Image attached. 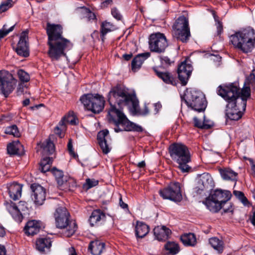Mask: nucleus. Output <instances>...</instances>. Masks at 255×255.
<instances>
[{
  "label": "nucleus",
  "instance_id": "nucleus-12",
  "mask_svg": "<svg viewBox=\"0 0 255 255\" xmlns=\"http://www.w3.org/2000/svg\"><path fill=\"white\" fill-rule=\"evenodd\" d=\"M149 45L151 51L161 53L163 52L168 46V43L165 35L157 32L150 35Z\"/></svg>",
  "mask_w": 255,
  "mask_h": 255
},
{
  "label": "nucleus",
  "instance_id": "nucleus-23",
  "mask_svg": "<svg viewBox=\"0 0 255 255\" xmlns=\"http://www.w3.org/2000/svg\"><path fill=\"white\" fill-rule=\"evenodd\" d=\"M156 75L161 79L164 83L172 85H176V80L171 73L168 72H161L157 67L153 68Z\"/></svg>",
  "mask_w": 255,
  "mask_h": 255
},
{
  "label": "nucleus",
  "instance_id": "nucleus-21",
  "mask_svg": "<svg viewBox=\"0 0 255 255\" xmlns=\"http://www.w3.org/2000/svg\"><path fill=\"white\" fill-rule=\"evenodd\" d=\"M153 232L155 238L159 241L167 240L171 234V231L164 226L155 227Z\"/></svg>",
  "mask_w": 255,
  "mask_h": 255
},
{
  "label": "nucleus",
  "instance_id": "nucleus-54",
  "mask_svg": "<svg viewBox=\"0 0 255 255\" xmlns=\"http://www.w3.org/2000/svg\"><path fill=\"white\" fill-rule=\"evenodd\" d=\"M66 116H64L62 119L60 121L59 123V125L58 126H59L60 128H62L63 130H66Z\"/></svg>",
  "mask_w": 255,
  "mask_h": 255
},
{
  "label": "nucleus",
  "instance_id": "nucleus-32",
  "mask_svg": "<svg viewBox=\"0 0 255 255\" xmlns=\"http://www.w3.org/2000/svg\"><path fill=\"white\" fill-rule=\"evenodd\" d=\"M58 185L63 189L72 191L77 186L76 180L72 178L65 177V180H58Z\"/></svg>",
  "mask_w": 255,
  "mask_h": 255
},
{
  "label": "nucleus",
  "instance_id": "nucleus-31",
  "mask_svg": "<svg viewBox=\"0 0 255 255\" xmlns=\"http://www.w3.org/2000/svg\"><path fill=\"white\" fill-rule=\"evenodd\" d=\"M105 248V244L99 241L91 242L89 249L93 255H100Z\"/></svg>",
  "mask_w": 255,
  "mask_h": 255
},
{
  "label": "nucleus",
  "instance_id": "nucleus-33",
  "mask_svg": "<svg viewBox=\"0 0 255 255\" xmlns=\"http://www.w3.org/2000/svg\"><path fill=\"white\" fill-rule=\"evenodd\" d=\"M220 173L224 180L235 181L237 180L238 173L230 168L220 169Z\"/></svg>",
  "mask_w": 255,
  "mask_h": 255
},
{
  "label": "nucleus",
  "instance_id": "nucleus-16",
  "mask_svg": "<svg viewBox=\"0 0 255 255\" xmlns=\"http://www.w3.org/2000/svg\"><path fill=\"white\" fill-rule=\"evenodd\" d=\"M28 40V32L23 31L21 33L19 41L16 48L17 54L23 57H27L29 55Z\"/></svg>",
  "mask_w": 255,
  "mask_h": 255
},
{
  "label": "nucleus",
  "instance_id": "nucleus-44",
  "mask_svg": "<svg viewBox=\"0 0 255 255\" xmlns=\"http://www.w3.org/2000/svg\"><path fill=\"white\" fill-rule=\"evenodd\" d=\"M159 59L161 66L164 68L168 67L174 62L173 59L166 56H160Z\"/></svg>",
  "mask_w": 255,
  "mask_h": 255
},
{
  "label": "nucleus",
  "instance_id": "nucleus-57",
  "mask_svg": "<svg viewBox=\"0 0 255 255\" xmlns=\"http://www.w3.org/2000/svg\"><path fill=\"white\" fill-rule=\"evenodd\" d=\"M154 107V114H157L159 110L161 108V105L159 103H155L153 105Z\"/></svg>",
  "mask_w": 255,
  "mask_h": 255
},
{
  "label": "nucleus",
  "instance_id": "nucleus-5",
  "mask_svg": "<svg viewBox=\"0 0 255 255\" xmlns=\"http://www.w3.org/2000/svg\"><path fill=\"white\" fill-rule=\"evenodd\" d=\"M169 153L172 160L178 165L182 172H188L191 167L188 164L191 161V154L188 147L181 143H175L169 147Z\"/></svg>",
  "mask_w": 255,
  "mask_h": 255
},
{
  "label": "nucleus",
  "instance_id": "nucleus-27",
  "mask_svg": "<svg viewBox=\"0 0 255 255\" xmlns=\"http://www.w3.org/2000/svg\"><path fill=\"white\" fill-rule=\"evenodd\" d=\"M51 246V241L49 238H40L36 243V248L40 252L48 251Z\"/></svg>",
  "mask_w": 255,
  "mask_h": 255
},
{
  "label": "nucleus",
  "instance_id": "nucleus-25",
  "mask_svg": "<svg viewBox=\"0 0 255 255\" xmlns=\"http://www.w3.org/2000/svg\"><path fill=\"white\" fill-rule=\"evenodd\" d=\"M150 54L148 52L138 54L131 62V68L134 71L139 69L145 60L148 58Z\"/></svg>",
  "mask_w": 255,
  "mask_h": 255
},
{
  "label": "nucleus",
  "instance_id": "nucleus-19",
  "mask_svg": "<svg viewBox=\"0 0 255 255\" xmlns=\"http://www.w3.org/2000/svg\"><path fill=\"white\" fill-rule=\"evenodd\" d=\"M42 227L41 222L37 220H30L27 222L24 228V231L27 236H34L40 231Z\"/></svg>",
  "mask_w": 255,
  "mask_h": 255
},
{
  "label": "nucleus",
  "instance_id": "nucleus-58",
  "mask_svg": "<svg viewBox=\"0 0 255 255\" xmlns=\"http://www.w3.org/2000/svg\"><path fill=\"white\" fill-rule=\"evenodd\" d=\"M68 149L71 154H74V152L73 149L72 140L69 139L67 145Z\"/></svg>",
  "mask_w": 255,
  "mask_h": 255
},
{
  "label": "nucleus",
  "instance_id": "nucleus-17",
  "mask_svg": "<svg viewBox=\"0 0 255 255\" xmlns=\"http://www.w3.org/2000/svg\"><path fill=\"white\" fill-rule=\"evenodd\" d=\"M209 197L224 207L227 202L231 199L232 194L228 190L216 189L211 192Z\"/></svg>",
  "mask_w": 255,
  "mask_h": 255
},
{
  "label": "nucleus",
  "instance_id": "nucleus-42",
  "mask_svg": "<svg viewBox=\"0 0 255 255\" xmlns=\"http://www.w3.org/2000/svg\"><path fill=\"white\" fill-rule=\"evenodd\" d=\"M12 0H5L0 4V14L5 12L13 5Z\"/></svg>",
  "mask_w": 255,
  "mask_h": 255
},
{
  "label": "nucleus",
  "instance_id": "nucleus-51",
  "mask_svg": "<svg viewBox=\"0 0 255 255\" xmlns=\"http://www.w3.org/2000/svg\"><path fill=\"white\" fill-rule=\"evenodd\" d=\"M111 14L113 16L118 20H122V15L117 8L114 7L112 8Z\"/></svg>",
  "mask_w": 255,
  "mask_h": 255
},
{
  "label": "nucleus",
  "instance_id": "nucleus-6",
  "mask_svg": "<svg viewBox=\"0 0 255 255\" xmlns=\"http://www.w3.org/2000/svg\"><path fill=\"white\" fill-rule=\"evenodd\" d=\"M56 226L59 229H65L63 234L67 237H70L75 234L77 225L75 221H70V214L64 207L56 209L54 213Z\"/></svg>",
  "mask_w": 255,
  "mask_h": 255
},
{
  "label": "nucleus",
  "instance_id": "nucleus-50",
  "mask_svg": "<svg viewBox=\"0 0 255 255\" xmlns=\"http://www.w3.org/2000/svg\"><path fill=\"white\" fill-rule=\"evenodd\" d=\"M83 13L86 15L88 20H94L96 19V16L94 12H92L90 9L84 8L83 9Z\"/></svg>",
  "mask_w": 255,
  "mask_h": 255
},
{
  "label": "nucleus",
  "instance_id": "nucleus-45",
  "mask_svg": "<svg viewBox=\"0 0 255 255\" xmlns=\"http://www.w3.org/2000/svg\"><path fill=\"white\" fill-rule=\"evenodd\" d=\"M98 183L99 181L97 180L88 178L86 180V182L83 184V188L86 190H88L97 186Z\"/></svg>",
  "mask_w": 255,
  "mask_h": 255
},
{
  "label": "nucleus",
  "instance_id": "nucleus-2",
  "mask_svg": "<svg viewBox=\"0 0 255 255\" xmlns=\"http://www.w3.org/2000/svg\"><path fill=\"white\" fill-rule=\"evenodd\" d=\"M48 55L52 61H57L61 57H66V53L73 47V44L63 35V27L59 24L47 23Z\"/></svg>",
  "mask_w": 255,
  "mask_h": 255
},
{
  "label": "nucleus",
  "instance_id": "nucleus-48",
  "mask_svg": "<svg viewBox=\"0 0 255 255\" xmlns=\"http://www.w3.org/2000/svg\"><path fill=\"white\" fill-rule=\"evenodd\" d=\"M51 171L53 175L55 176V178H56L58 183V180H65V177L63 176V172L62 171L54 168Z\"/></svg>",
  "mask_w": 255,
  "mask_h": 255
},
{
  "label": "nucleus",
  "instance_id": "nucleus-34",
  "mask_svg": "<svg viewBox=\"0 0 255 255\" xmlns=\"http://www.w3.org/2000/svg\"><path fill=\"white\" fill-rule=\"evenodd\" d=\"M104 214L100 210H94L90 217L89 221L91 226L96 225L100 220L105 218Z\"/></svg>",
  "mask_w": 255,
  "mask_h": 255
},
{
  "label": "nucleus",
  "instance_id": "nucleus-30",
  "mask_svg": "<svg viewBox=\"0 0 255 255\" xmlns=\"http://www.w3.org/2000/svg\"><path fill=\"white\" fill-rule=\"evenodd\" d=\"M199 183L202 185L204 189L211 188L214 186L213 179L208 173H204L200 176Z\"/></svg>",
  "mask_w": 255,
  "mask_h": 255
},
{
  "label": "nucleus",
  "instance_id": "nucleus-11",
  "mask_svg": "<svg viewBox=\"0 0 255 255\" xmlns=\"http://www.w3.org/2000/svg\"><path fill=\"white\" fill-rule=\"evenodd\" d=\"M160 195L164 199H168L174 202H180L182 199L180 184L178 182L172 183L159 191Z\"/></svg>",
  "mask_w": 255,
  "mask_h": 255
},
{
  "label": "nucleus",
  "instance_id": "nucleus-37",
  "mask_svg": "<svg viewBox=\"0 0 255 255\" xmlns=\"http://www.w3.org/2000/svg\"><path fill=\"white\" fill-rule=\"evenodd\" d=\"M164 248L171 255L177 254L180 250L179 245L174 242H168L165 245Z\"/></svg>",
  "mask_w": 255,
  "mask_h": 255
},
{
  "label": "nucleus",
  "instance_id": "nucleus-18",
  "mask_svg": "<svg viewBox=\"0 0 255 255\" xmlns=\"http://www.w3.org/2000/svg\"><path fill=\"white\" fill-rule=\"evenodd\" d=\"M204 203L206 206L207 208L213 212H218L222 208H223L225 213L232 212L233 211L232 206L231 204L229 205L227 208H224L223 206H222L219 202H216L209 196L206 198Z\"/></svg>",
  "mask_w": 255,
  "mask_h": 255
},
{
  "label": "nucleus",
  "instance_id": "nucleus-3",
  "mask_svg": "<svg viewBox=\"0 0 255 255\" xmlns=\"http://www.w3.org/2000/svg\"><path fill=\"white\" fill-rule=\"evenodd\" d=\"M237 89L235 87L223 88L218 87L217 93L227 102L226 115L231 120L237 121L241 118L243 112L246 110V102L240 100L238 102L235 97Z\"/></svg>",
  "mask_w": 255,
  "mask_h": 255
},
{
  "label": "nucleus",
  "instance_id": "nucleus-10",
  "mask_svg": "<svg viewBox=\"0 0 255 255\" xmlns=\"http://www.w3.org/2000/svg\"><path fill=\"white\" fill-rule=\"evenodd\" d=\"M17 80L6 70L0 71V93L7 97L16 86Z\"/></svg>",
  "mask_w": 255,
  "mask_h": 255
},
{
  "label": "nucleus",
  "instance_id": "nucleus-38",
  "mask_svg": "<svg viewBox=\"0 0 255 255\" xmlns=\"http://www.w3.org/2000/svg\"><path fill=\"white\" fill-rule=\"evenodd\" d=\"M209 244L216 250L221 253L223 251V244L222 241L216 237L212 238L209 239Z\"/></svg>",
  "mask_w": 255,
  "mask_h": 255
},
{
  "label": "nucleus",
  "instance_id": "nucleus-9",
  "mask_svg": "<svg viewBox=\"0 0 255 255\" xmlns=\"http://www.w3.org/2000/svg\"><path fill=\"white\" fill-rule=\"evenodd\" d=\"M173 35L178 40L186 42L190 36L188 20L184 16H179L173 26Z\"/></svg>",
  "mask_w": 255,
  "mask_h": 255
},
{
  "label": "nucleus",
  "instance_id": "nucleus-22",
  "mask_svg": "<svg viewBox=\"0 0 255 255\" xmlns=\"http://www.w3.org/2000/svg\"><path fill=\"white\" fill-rule=\"evenodd\" d=\"M231 87H235L237 89V95L235 98L236 99V100L239 102L240 101V100H243L246 102V105L247 98L250 96V87L249 86L245 87L241 91H240V88L237 86H234L233 84H231L228 86H222L223 88H230Z\"/></svg>",
  "mask_w": 255,
  "mask_h": 255
},
{
  "label": "nucleus",
  "instance_id": "nucleus-47",
  "mask_svg": "<svg viewBox=\"0 0 255 255\" xmlns=\"http://www.w3.org/2000/svg\"><path fill=\"white\" fill-rule=\"evenodd\" d=\"M246 84L255 86V70H253L250 75L246 78Z\"/></svg>",
  "mask_w": 255,
  "mask_h": 255
},
{
  "label": "nucleus",
  "instance_id": "nucleus-29",
  "mask_svg": "<svg viewBox=\"0 0 255 255\" xmlns=\"http://www.w3.org/2000/svg\"><path fill=\"white\" fill-rule=\"evenodd\" d=\"M149 227L146 224L137 221L135 226V235L137 237L142 238L144 237L149 232Z\"/></svg>",
  "mask_w": 255,
  "mask_h": 255
},
{
  "label": "nucleus",
  "instance_id": "nucleus-61",
  "mask_svg": "<svg viewBox=\"0 0 255 255\" xmlns=\"http://www.w3.org/2000/svg\"><path fill=\"white\" fill-rule=\"evenodd\" d=\"M64 130L62 129L61 128H60L59 126H57L54 129V132L56 134H58L60 137H61L62 135V131H64Z\"/></svg>",
  "mask_w": 255,
  "mask_h": 255
},
{
  "label": "nucleus",
  "instance_id": "nucleus-7",
  "mask_svg": "<svg viewBox=\"0 0 255 255\" xmlns=\"http://www.w3.org/2000/svg\"><path fill=\"white\" fill-rule=\"evenodd\" d=\"M184 99L187 106L195 111L203 112L206 108L205 96L201 91L195 90H187Z\"/></svg>",
  "mask_w": 255,
  "mask_h": 255
},
{
  "label": "nucleus",
  "instance_id": "nucleus-13",
  "mask_svg": "<svg viewBox=\"0 0 255 255\" xmlns=\"http://www.w3.org/2000/svg\"><path fill=\"white\" fill-rule=\"evenodd\" d=\"M25 203L20 201L18 205L11 201L6 202L4 203L5 208L7 211L11 214L13 218L17 222H21L22 216L21 211H24L26 207Z\"/></svg>",
  "mask_w": 255,
  "mask_h": 255
},
{
  "label": "nucleus",
  "instance_id": "nucleus-53",
  "mask_svg": "<svg viewBox=\"0 0 255 255\" xmlns=\"http://www.w3.org/2000/svg\"><path fill=\"white\" fill-rule=\"evenodd\" d=\"M53 161L52 158L50 157H44L41 161L40 165H51Z\"/></svg>",
  "mask_w": 255,
  "mask_h": 255
},
{
  "label": "nucleus",
  "instance_id": "nucleus-63",
  "mask_svg": "<svg viewBox=\"0 0 255 255\" xmlns=\"http://www.w3.org/2000/svg\"><path fill=\"white\" fill-rule=\"evenodd\" d=\"M0 255H6V250L5 247L0 245Z\"/></svg>",
  "mask_w": 255,
  "mask_h": 255
},
{
  "label": "nucleus",
  "instance_id": "nucleus-41",
  "mask_svg": "<svg viewBox=\"0 0 255 255\" xmlns=\"http://www.w3.org/2000/svg\"><path fill=\"white\" fill-rule=\"evenodd\" d=\"M194 125L196 127L203 129H209L212 127L211 123L206 124L205 119L202 122L198 119L197 118L194 117Z\"/></svg>",
  "mask_w": 255,
  "mask_h": 255
},
{
  "label": "nucleus",
  "instance_id": "nucleus-49",
  "mask_svg": "<svg viewBox=\"0 0 255 255\" xmlns=\"http://www.w3.org/2000/svg\"><path fill=\"white\" fill-rule=\"evenodd\" d=\"M14 26L13 25L8 29H6V25H4L2 29L0 30V40L6 36L10 32L12 31L13 29Z\"/></svg>",
  "mask_w": 255,
  "mask_h": 255
},
{
  "label": "nucleus",
  "instance_id": "nucleus-46",
  "mask_svg": "<svg viewBox=\"0 0 255 255\" xmlns=\"http://www.w3.org/2000/svg\"><path fill=\"white\" fill-rule=\"evenodd\" d=\"M66 118V122L72 125H76L78 123V120L73 115V112H69L68 115L65 116Z\"/></svg>",
  "mask_w": 255,
  "mask_h": 255
},
{
  "label": "nucleus",
  "instance_id": "nucleus-60",
  "mask_svg": "<svg viewBox=\"0 0 255 255\" xmlns=\"http://www.w3.org/2000/svg\"><path fill=\"white\" fill-rule=\"evenodd\" d=\"M16 93L17 95H20L23 93V86L22 84H19L17 88Z\"/></svg>",
  "mask_w": 255,
  "mask_h": 255
},
{
  "label": "nucleus",
  "instance_id": "nucleus-35",
  "mask_svg": "<svg viewBox=\"0 0 255 255\" xmlns=\"http://www.w3.org/2000/svg\"><path fill=\"white\" fill-rule=\"evenodd\" d=\"M181 240L186 246H194L196 243V239L194 234H185L181 236Z\"/></svg>",
  "mask_w": 255,
  "mask_h": 255
},
{
  "label": "nucleus",
  "instance_id": "nucleus-14",
  "mask_svg": "<svg viewBox=\"0 0 255 255\" xmlns=\"http://www.w3.org/2000/svg\"><path fill=\"white\" fill-rule=\"evenodd\" d=\"M192 70V66L188 60H185L179 65L177 73L179 79L182 85L185 86L187 84Z\"/></svg>",
  "mask_w": 255,
  "mask_h": 255
},
{
  "label": "nucleus",
  "instance_id": "nucleus-36",
  "mask_svg": "<svg viewBox=\"0 0 255 255\" xmlns=\"http://www.w3.org/2000/svg\"><path fill=\"white\" fill-rule=\"evenodd\" d=\"M42 149V153L44 155L52 154L55 151L54 143L51 141H47L45 143H43L40 145Z\"/></svg>",
  "mask_w": 255,
  "mask_h": 255
},
{
  "label": "nucleus",
  "instance_id": "nucleus-62",
  "mask_svg": "<svg viewBox=\"0 0 255 255\" xmlns=\"http://www.w3.org/2000/svg\"><path fill=\"white\" fill-rule=\"evenodd\" d=\"M112 2V0H105L102 2V6L104 7H107L108 5H111Z\"/></svg>",
  "mask_w": 255,
  "mask_h": 255
},
{
  "label": "nucleus",
  "instance_id": "nucleus-64",
  "mask_svg": "<svg viewBox=\"0 0 255 255\" xmlns=\"http://www.w3.org/2000/svg\"><path fill=\"white\" fill-rule=\"evenodd\" d=\"M249 160L253 172L255 173V164L254 160L252 159H249Z\"/></svg>",
  "mask_w": 255,
  "mask_h": 255
},
{
  "label": "nucleus",
  "instance_id": "nucleus-55",
  "mask_svg": "<svg viewBox=\"0 0 255 255\" xmlns=\"http://www.w3.org/2000/svg\"><path fill=\"white\" fill-rule=\"evenodd\" d=\"M211 59L214 61H217L218 63L217 64V66H218L220 65V62L221 61V57L219 55H210Z\"/></svg>",
  "mask_w": 255,
  "mask_h": 255
},
{
  "label": "nucleus",
  "instance_id": "nucleus-15",
  "mask_svg": "<svg viewBox=\"0 0 255 255\" xmlns=\"http://www.w3.org/2000/svg\"><path fill=\"white\" fill-rule=\"evenodd\" d=\"M31 189L32 191L31 198L35 205H42L46 199V189L37 183H33L31 185Z\"/></svg>",
  "mask_w": 255,
  "mask_h": 255
},
{
  "label": "nucleus",
  "instance_id": "nucleus-28",
  "mask_svg": "<svg viewBox=\"0 0 255 255\" xmlns=\"http://www.w3.org/2000/svg\"><path fill=\"white\" fill-rule=\"evenodd\" d=\"M117 29V26L113 23L107 20L102 22L101 25V34L102 41H104L105 36L107 33L114 31Z\"/></svg>",
  "mask_w": 255,
  "mask_h": 255
},
{
  "label": "nucleus",
  "instance_id": "nucleus-59",
  "mask_svg": "<svg viewBox=\"0 0 255 255\" xmlns=\"http://www.w3.org/2000/svg\"><path fill=\"white\" fill-rule=\"evenodd\" d=\"M149 113V108L145 105L144 109L140 112V114L142 115H146Z\"/></svg>",
  "mask_w": 255,
  "mask_h": 255
},
{
  "label": "nucleus",
  "instance_id": "nucleus-52",
  "mask_svg": "<svg viewBox=\"0 0 255 255\" xmlns=\"http://www.w3.org/2000/svg\"><path fill=\"white\" fill-rule=\"evenodd\" d=\"M217 29V35H220L223 31L222 23L218 20L215 19Z\"/></svg>",
  "mask_w": 255,
  "mask_h": 255
},
{
  "label": "nucleus",
  "instance_id": "nucleus-56",
  "mask_svg": "<svg viewBox=\"0 0 255 255\" xmlns=\"http://www.w3.org/2000/svg\"><path fill=\"white\" fill-rule=\"evenodd\" d=\"M51 165H40V170L42 172L45 173L49 171Z\"/></svg>",
  "mask_w": 255,
  "mask_h": 255
},
{
  "label": "nucleus",
  "instance_id": "nucleus-43",
  "mask_svg": "<svg viewBox=\"0 0 255 255\" xmlns=\"http://www.w3.org/2000/svg\"><path fill=\"white\" fill-rule=\"evenodd\" d=\"M17 75L19 80L21 82H27L30 80V76L28 73L22 69L17 70Z\"/></svg>",
  "mask_w": 255,
  "mask_h": 255
},
{
  "label": "nucleus",
  "instance_id": "nucleus-26",
  "mask_svg": "<svg viewBox=\"0 0 255 255\" xmlns=\"http://www.w3.org/2000/svg\"><path fill=\"white\" fill-rule=\"evenodd\" d=\"M23 146L18 140L9 143L7 151L10 155H20L23 153Z\"/></svg>",
  "mask_w": 255,
  "mask_h": 255
},
{
  "label": "nucleus",
  "instance_id": "nucleus-8",
  "mask_svg": "<svg viewBox=\"0 0 255 255\" xmlns=\"http://www.w3.org/2000/svg\"><path fill=\"white\" fill-rule=\"evenodd\" d=\"M80 101L86 109L94 113H99L104 108V98L99 94H88L83 95Z\"/></svg>",
  "mask_w": 255,
  "mask_h": 255
},
{
  "label": "nucleus",
  "instance_id": "nucleus-24",
  "mask_svg": "<svg viewBox=\"0 0 255 255\" xmlns=\"http://www.w3.org/2000/svg\"><path fill=\"white\" fill-rule=\"evenodd\" d=\"M108 133L109 131L108 130H104L99 132L97 135L99 144L103 152L105 154L108 153L111 149L105 138Z\"/></svg>",
  "mask_w": 255,
  "mask_h": 255
},
{
  "label": "nucleus",
  "instance_id": "nucleus-1",
  "mask_svg": "<svg viewBox=\"0 0 255 255\" xmlns=\"http://www.w3.org/2000/svg\"><path fill=\"white\" fill-rule=\"evenodd\" d=\"M108 101L111 105L108 112L109 121L114 123L116 126L114 128L116 132L123 130L138 132L143 130L141 126L130 122L123 113L116 107V104L120 107L131 105L134 111L138 112V101L134 96L129 94L124 88L117 86L112 88L110 91Z\"/></svg>",
  "mask_w": 255,
  "mask_h": 255
},
{
  "label": "nucleus",
  "instance_id": "nucleus-40",
  "mask_svg": "<svg viewBox=\"0 0 255 255\" xmlns=\"http://www.w3.org/2000/svg\"><path fill=\"white\" fill-rule=\"evenodd\" d=\"M5 133L7 134L12 135L15 137H19L20 135V133L18 128L15 125H12L7 127L5 128Z\"/></svg>",
  "mask_w": 255,
  "mask_h": 255
},
{
  "label": "nucleus",
  "instance_id": "nucleus-20",
  "mask_svg": "<svg viewBox=\"0 0 255 255\" xmlns=\"http://www.w3.org/2000/svg\"><path fill=\"white\" fill-rule=\"evenodd\" d=\"M22 185L13 182L7 184V188L9 196L13 200H18L21 196Z\"/></svg>",
  "mask_w": 255,
  "mask_h": 255
},
{
  "label": "nucleus",
  "instance_id": "nucleus-4",
  "mask_svg": "<svg viewBox=\"0 0 255 255\" xmlns=\"http://www.w3.org/2000/svg\"><path fill=\"white\" fill-rule=\"evenodd\" d=\"M230 41L234 46L244 53L251 52L255 45V31L248 27L235 32L230 37Z\"/></svg>",
  "mask_w": 255,
  "mask_h": 255
},
{
  "label": "nucleus",
  "instance_id": "nucleus-39",
  "mask_svg": "<svg viewBox=\"0 0 255 255\" xmlns=\"http://www.w3.org/2000/svg\"><path fill=\"white\" fill-rule=\"evenodd\" d=\"M233 194L245 206H250V202L243 192L235 190L233 191Z\"/></svg>",
  "mask_w": 255,
  "mask_h": 255
}]
</instances>
